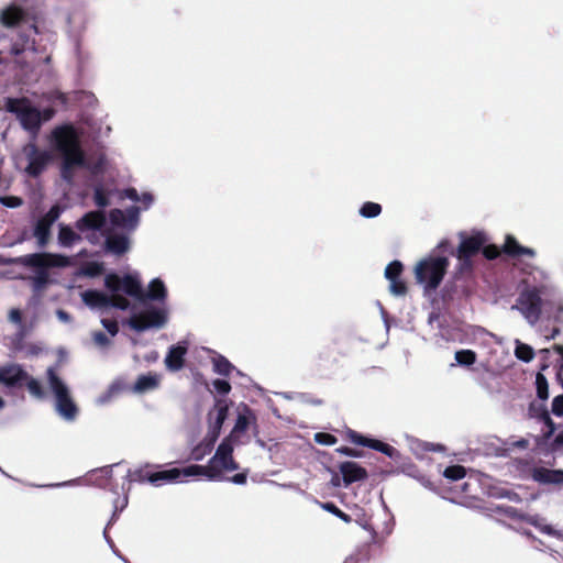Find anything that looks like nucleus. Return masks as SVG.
<instances>
[{
  "label": "nucleus",
  "instance_id": "1",
  "mask_svg": "<svg viewBox=\"0 0 563 563\" xmlns=\"http://www.w3.org/2000/svg\"><path fill=\"white\" fill-rule=\"evenodd\" d=\"M52 146L60 158V176L70 185L76 181L77 173L81 169L88 172L95 184V202L98 207L110 203L111 190L104 188L101 179L113 177L110 164L103 155L87 157L80 145L77 130L70 125L56 128L52 132Z\"/></svg>",
  "mask_w": 563,
  "mask_h": 563
},
{
  "label": "nucleus",
  "instance_id": "2",
  "mask_svg": "<svg viewBox=\"0 0 563 563\" xmlns=\"http://www.w3.org/2000/svg\"><path fill=\"white\" fill-rule=\"evenodd\" d=\"M104 284L110 292L109 295L97 290H86L81 294L82 301L88 307L100 310L111 307L126 310L130 307V300L123 295L137 300L148 299L158 303H164L167 298V288L161 278L152 279L146 291H144L137 273L124 276L110 274L106 276Z\"/></svg>",
  "mask_w": 563,
  "mask_h": 563
},
{
  "label": "nucleus",
  "instance_id": "3",
  "mask_svg": "<svg viewBox=\"0 0 563 563\" xmlns=\"http://www.w3.org/2000/svg\"><path fill=\"white\" fill-rule=\"evenodd\" d=\"M140 208L131 207L125 211L114 209L110 212L111 229L104 230L106 219L100 211H91L85 214L76 223L77 230L91 243L99 242L101 236L106 238L108 251L121 255L129 251L130 241L126 235L117 233V230L132 231L139 224Z\"/></svg>",
  "mask_w": 563,
  "mask_h": 563
},
{
  "label": "nucleus",
  "instance_id": "4",
  "mask_svg": "<svg viewBox=\"0 0 563 563\" xmlns=\"http://www.w3.org/2000/svg\"><path fill=\"white\" fill-rule=\"evenodd\" d=\"M233 450L234 443L232 438H225L218 446L208 465H199L202 471L197 474V477L206 476L210 481H222L224 473L238 470L239 465L232 455Z\"/></svg>",
  "mask_w": 563,
  "mask_h": 563
},
{
  "label": "nucleus",
  "instance_id": "5",
  "mask_svg": "<svg viewBox=\"0 0 563 563\" xmlns=\"http://www.w3.org/2000/svg\"><path fill=\"white\" fill-rule=\"evenodd\" d=\"M448 266L446 257L430 255L416 264L413 269L416 280L426 292L433 291L441 284Z\"/></svg>",
  "mask_w": 563,
  "mask_h": 563
},
{
  "label": "nucleus",
  "instance_id": "6",
  "mask_svg": "<svg viewBox=\"0 0 563 563\" xmlns=\"http://www.w3.org/2000/svg\"><path fill=\"white\" fill-rule=\"evenodd\" d=\"M22 262L30 267L35 268V274L32 277L33 287L35 291L43 290L49 283V275L47 268L49 267H65L70 264L67 256L51 253L30 254L22 258Z\"/></svg>",
  "mask_w": 563,
  "mask_h": 563
},
{
  "label": "nucleus",
  "instance_id": "7",
  "mask_svg": "<svg viewBox=\"0 0 563 563\" xmlns=\"http://www.w3.org/2000/svg\"><path fill=\"white\" fill-rule=\"evenodd\" d=\"M7 108L16 114L22 126L36 134L43 121H48L54 115L53 109H44L42 112L26 99H9Z\"/></svg>",
  "mask_w": 563,
  "mask_h": 563
},
{
  "label": "nucleus",
  "instance_id": "8",
  "mask_svg": "<svg viewBox=\"0 0 563 563\" xmlns=\"http://www.w3.org/2000/svg\"><path fill=\"white\" fill-rule=\"evenodd\" d=\"M47 382L49 390L54 395L55 407L58 415L67 421L75 420L78 408L70 396L67 384L56 375L53 368L47 369Z\"/></svg>",
  "mask_w": 563,
  "mask_h": 563
},
{
  "label": "nucleus",
  "instance_id": "9",
  "mask_svg": "<svg viewBox=\"0 0 563 563\" xmlns=\"http://www.w3.org/2000/svg\"><path fill=\"white\" fill-rule=\"evenodd\" d=\"M542 294L534 290L533 286L521 288L511 309L517 310L530 324L534 325L542 314Z\"/></svg>",
  "mask_w": 563,
  "mask_h": 563
},
{
  "label": "nucleus",
  "instance_id": "10",
  "mask_svg": "<svg viewBox=\"0 0 563 563\" xmlns=\"http://www.w3.org/2000/svg\"><path fill=\"white\" fill-rule=\"evenodd\" d=\"M168 320V310L162 306H148L144 310L134 313L128 324L135 331L141 332L148 329H161Z\"/></svg>",
  "mask_w": 563,
  "mask_h": 563
},
{
  "label": "nucleus",
  "instance_id": "11",
  "mask_svg": "<svg viewBox=\"0 0 563 563\" xmlns=\"http://www.w3.org/2000/svg\"><path fill=\"white\" fill-rule=\"evenodd\" d=\"M229 407L223 400H218L213 407V409L209 412V424H210V434L211 439L209 443L206 445V449L203 451L200 450V448H196L192 451V457L196 461H200L206 452H209L211 450V446L216 439L218 438L220 430L222 428V424L228 416Z\"/></svg>",
  "mask_w": 563,
  "mask_h": 563
},
{
  "label": "nucleus",
  "instance_id": "12",
  "mask_svg": "<svg viewBox=\"0 0 563 563\" xmlns=\"http://www.w3.org/2000/svg\"><path fill=\"white\" fill-rule=\"evenodd\" d=\"M21 382H26L27 388L34 397H44L40 383L34 378H30L19 365H10L0 369V383L13 386Z\"/></svg>",
  "mask_w": 563,
  "mask_h": 563
},
{
  "label": "nucleus",
  "instance_id": "13",
  "mask_svg": "<svg viewBox=\"0 0 563 563\" xmlns=\"http://www.w3.org/2000/svg\"><path fill=\"white\" fill-rule=\"evenodd\" d=\"M201 471L202 468L197 464L184 468L174 467L151 473L146 476V481L156 486L165 483H183L187 477H197V474Z\"/></svg>",
  "mask_w": 563,
  "mask_h": 563
},
{
  "label": "nucleus",
  "instance_id": "14",
  "mask_svg": "<svg viewBox=\"0 0 563 563\" xmlns=\"http://www.w3.org/2000/svg\"><path fill=\"white\" fill-rule=\"evenodd\" d=\"M520 269L526 275L521 282L522 288H528L531 285L536 291L543 294V286H553L549 273L543 268L523 263Z\"/></svg>",
  "mask_w": 563,
  "mask_h": 563
},
{
  "label": "nucleus",
  "instance_id": "15",
  "mask_svg": "<svg viewBox=\"0 0 563 563\" xmlns=\"http://www.w3.org/2000/svg\"><path fill=\"white\" fill-rule=\"evenodd\" d=\"M544 307L545 313L549 318L559 320L563 316V292L556 286H543Z\"/></svg>",
  "mask_w": 563,
  "mask_h": 563
},
{
  "label": "nucleus",
  "instance_id": "16",
  "mask_svg": "<svg viewBox=\"0 0 563 563\" xmlns=\"http://www.w3.org/2000/svg\"><path fill=\"white\" fill-rule=\"evenodd\" d=\"M24 154L29 158L26 172L30 175L36 176L45 168L52 159V154L47 151H38L33 143L27 144L23 148Z\"/></svg>",
  "mask_w": 563,
  "mask_h": 563
},
{
  "label": "nucleus",
  "instance_id": "17",
  "mask_svg": "<svg viewBox=\"0 0 563 563\" xmlns=\"http://www.w3.org/2000/svg\"><path fill=\"white\" fill-rule=\"evenodd\" d=\"M62 209L58 206H53L49 211L37 220L34 228V236L37 240L38 246L46 245L49 239L51 227L60 216Z\"/></svg>",
  "mask_w": 563,
  "mask_h": 563
},
{
  "label": "nucleus",
  "instance_id": "18",
  "mask_svg": "<svg viewBox=\"0 0 563 563\" xmlns=\"http://www.w3.org/2000/svg\"><path fill=\"white\" fill-rule=\"evenodd\" d=\"M349 439L358 445L367 446L373 450L379 451L390 459H398L399 452L391 445L384 443L379 440L366 438L355 431H349Z\"/></svg>",
  "mask_w": 563,
  "mask_h": 563
},
{
  "label": "nucleus",
  "instance_id": "19",
  "mask_svg": "<svg viewBox=\"0 0 563 563\" xmlns=\"http://www.w3.org/2000/svg\"><path fill=\"white\" fill-rule=\"evenodd\" d=\"M533 481L542 485H560L563 484V471L550 470L543 466H534L531 470Z\"/></svg>",
  "mask_w": 563,
  "mask_h": 563
},
{
  "label": "nucleus",
  "instance_id": "20",
  "mask_svg": "<svg viewBox=\"0 0 563 563\" xmlns=\"http://www.w3.org/2000/svg\"><path fill=\"white\" fill-rule=\"evenodd\" d=\"M486 243V236L482 232L463 236L457 252L470 257L476 255Z\"/></svg>",
  "mask_w": 563,
  "mask_h": 563
},
{
  "label": "nucleus",
  "instance_id": "21",
  "mask_svg": "<svg viewBox=\"0 0 563 563\" xmlns=\"http://www.w3.org/2000/svg\"><path fill=\"white\" fill-rule=\"evenodd\" d=\"M162 382V375L157 373H147L137 377L131 387L134 394H146L156 390Z\"/></svg>",
  "mask_w": 563,
  "mask_h": 563
},
{
  "label": "nucleus",
  "instance_id": "22",
  "mask_svg": "<svg viewBox=\"0 0 563 563\" xmlns=\"http://www.w3.org/2000/svg\"><path fill=\"white\" fill-rule=\"evenodd\" d=\"M254 420H255V417H254L253 412L247 407H243L239 411L234 428L228 438H232V442L235 443L238 437L241 433L245 432L247 430V428L250 427V424L252 422H254Z\"/></svg>",
  "mask_w": 563,
  "mask_h": 563
},
{
  "label": "nucleus",
  "instance_id": "23",
  "mask_svg": "<svg viewBox=\"0 0 563 563\" xmlns=\"http://www.w3.org/2000/svg\"><path fill=\"white\" fill-rule=\"evenodd\" d=\"M339 468L346 486L366 477V471L355 462H344Z\"/></svg>",
  "mask_w": 563,
  "mask_h": 563
},
{
  "label": "nucleus",
  "instance_id": "24",
  "mask_svg": "<svg viewBox=\"0 0 563 563\" xmlns=\"http://www.w3.org/2000/svg\"><path fill=\"white\" fill-rule=\"evenodd\" d=\"M186 353V346L180 344L172 346L165 357L166 367L173 372L179 371L184 365V356Z\"/></svg>",
  "mask_w": 563,
  "mask_h": 563
},
{
  "label": "nucleus",
  "instance_id": "25",
  "mask_svg": "<svg viewBox=\"0 0 563 563\" xmlns=\"http://www.w3.org/2000/svg\"><path fill=\"white\" fill-rule=\"evenodd\" d=\"M525 519L528 523L534 526L542 533L563 540V530L554 529L551 525L547 523L544 518L540 517L539 515L527 516Z\"/></svg>",
  "mask_w": 563,
  "mask_h": 563
},
{
  "label": "nucleus",
  "instance_id": "26",
  "mask_svg": "<svg viewBox=\"0 0 563 563\" xmlns=\"http://www.w3.org/2000/svg\"><path fill=\"white\" fill-rule=\"evenodd\" d=\"M120 199H130L134 202L141 203L144 209H147L154 201L153 195L150 192H142L141 195L134 188H129L123 191L115 192Z\"/></svg>",
  "mask_w": 563,
  "mask_h": 563
},
{
  "label": "nucleus",
  "instance_id": "27",
  "mask_svg": "<svg viewBox=\"0 0 563 563\" xmlns=\"http://www.w3.org/2000/svg\"><path fill=\"white\" fill-rule=\"evenodd\" d=\"M9 321L18 327L20 333H24L27 330V327L32 325L33 322L29 321L27 311L22 312L18 308H13L9 311Z\"/></svg>",
  "mask_w": 563,
  "mask_h": 563
},
{
  "label": "nucleus",
  "instance_id": "28",
  "mask_svg": "<svg viewBox=\"0 0 563 563\" xmlns=\"http://www.w3.org/2000/svg\"><path fill=\"white\" fill-rule=\"evenodd\" d=\"M23 18V12L16 7H9L0 14V23L4 26L11 27L16 25Z\"/></svg>",
  "mask_w": 563,
  "mask_h": 563
},
{
  "label": "nucleus",
  "instance_id": "29",
  "mask_svg": "<svg viewBox=\"0 0 563 563\" xmlns=\"http://www.w3.org/2000/svg\"><path fill=\"white\" fill-rule=\"evenodd\" d=\"M504 251L514 256L527 255L533 257L536 255V252L532 249L519 245L518 242L512 236L506 238Z\"/></svg>",
  "mask_w": 563,
  "mask_h": 563
},
{
  "label": "nucleus",
  "instance_id": "30",
  "mask_svg": "<svg viewBox=\"0 0 563 563\" xmlns=\"http://www.w3.org/2000/svg\"><path fill=\"white\" fill-rule=\"evenodd\" d=\"M81 239V235L75 232L68 225H60L58 232V243L64 247H70Z\"/></svg>",
  "mask_w": 563,
  "mask_h": 563
},
{
  "label": "nucleus",
  "instance_id": "31",
  "mask_svg": "<svg viewBox=\"0 0 563 563\" xmlns=\"http://www.w3.org/2000/svg\"><path fill=\"white\" fill-rule=\"evenodd\" d=\"M213 371L223 376H228L234 369L232 364L222 355H214L212 357Z\"/></svg>",
  "mask_w": 563,
  "mask_h": 563
},
{
  "label": "nucleus",
  "instance_id": "32",
  "mask_svg": "<svg viewBox=\"0 0 563 563\" xmlns=\"http://www.w3.org/2000/svg\"><path fill=\"white\" fill-rule=\"evenodd\" d=\"M515 343H516V349H515L516 357L518 360L527 362V363L530 362L534 356L533 349L530 345L520 342L519 340H516Z\"/></svg>",
  "mask_w": 563,
  "mask_h": 563
},
{
  "label": "nucleus",
  "instance_id": "33",
  "mask_svg": "<svg viewBox=\"0 0 563 563\" xmlns=\"http://www.w3.org/2000/svg\"><path fill=\"white\" fill-rule=\"evenodd\" d=\"M455 361L459 365L468 366L475 363L476 354L472 350H461L455 352Z\"/></svg>",
  "mask_w": 563,
  "mask_h": 563
},
{
  "label": "nucleus",
  "instance_id": "34",
  "mask_svg": "<svg viewBox=\"0 0 563 563\" xmlns=\"http://www.w3.org/2000/svg\"><path fill=\"white\" fill-rule=\"evenodd\" d=\"M121 390H122V386H121V384H120L119 382H115V383H113V384L109 387V389H108L104 394L100 395V396L97 398L96 402H97L98 405H101V406H102V405H106V404H108V402L112 399V397H113V396H115L117 394H119Z\"/></svg>",
  "mask_w": 563,
  "mask_h": 563
},
{
  "label": "nucleus",
  "instance_id": "35",
  "mask_svg": "<svg viewBox=\"0 0 563 563\" xmlns=\"http://www.w3.org/2000/svg\"><path fill=\"white\" fill-rule=\"evenodd\" d=\"M466 475V470L461 465H452L443 471V476L451 481L462 479Z\"/></svg>",
  "mask_w": 563,
  "mask_h": 563
},
{
  "label": "nucleus",
  "instance_id": "36",
  "mask_svg": "<svg viewBox=\"0 0 563 563\" xmlns=\"http://www.w3.org/2000/svg\"><path fill=\"white\" fill-rule=\"evenodd\" d=\"M382 212L380 205L376 202H365L360 209V213L364 218H375Z\"/></svg>",
  "mask_w": 563,
  "mask_h": 563
},
{
  "label": "nucleus",
  "instance_id": "37",
  "mask_svg": "<svg viewBox=\"0 0 563 563\" xmlns=\"http://www.w3.org/2000/svg\"><path fill=\"white\" fill-rule=\"evenodd\" d=\"M402 272V264L399 261H394L387 265L385 269V277L388 280L399 279V276Z\"/></svg>",
  "mask_w": 563,
  "mask_h": 563
},
{
  "label": "nucleus",
  "instance_id": "38",
  "mask_svg": "<svg viewBox=\"0 0 563 563\" xmlns=\"http://www.w3.org/2000/svg\"><path fill=\"white\" fill-rule=\"evenodd\" d=\"M456 256H457V261H459L457 272L460 274H465V273L471 272V269L473 267V261H472L473 257L461 254L459 252H457Z\"/></svg>",
  "mask_w": 563,
  "mask_h": 563
},
{
  "label": "nucleus",
  "instance_id": "39",
  "mask_svg": "<svg viewBox=\"0 0 563 563\" xmlns=\"http://www.w3.org/2000/svg\"><path fill=\"white\" fill-rule=\"evenodd\" d=\"M103 272V265L98 262L88 263L82 267V274L93 277L98 276Z\"/></svg>",
  "mask_w": 563,
  "mask_h": 563
},
{
  "label": "nucleus",
  "instance_id": "40",
  "mask_svg": "<svg viewBox=\"0 0 563 563\" xmlns=\"http://www.w3.org/2000/svg\"><path fill=\"white\" fill-rule=\"evenodd\" d=\"M321 507L333 514L334 516L339 517L340 519H342L343 521L345 522H350L351 521V517L349 515H346L345 512H343L342 510H340L334 504L332 503H324V504H321Z\"/></svg>",
  "mask_w": 563,
  "mask_h": 563
},
{
  "label": "nucleus",
  "instance_id": "41",
  "mask_svg": "<svg viewBox=\"0 0 563 563\" xmlns=\"http://www.w3.org/2000/svg\"><path fill=\"white\" fill-rule=\"evenodd\" d=\"M389 290L395 296H404L407 291V287L401 279H393L389 280Z\"/></svg>",
  "mask_w": 563,
  "mask_h": 563
},
{
  "label": "nucleus",
  "instance_id": "42",
  "mask_svg": "<svg viewBox=\"0 0 563 563\" xmlns=\"http://www.w3.org/2000/svg\"><path fill=\"white\" fill-rule=\"evenodd\" d=\"M314 441L321 445H333L336 443V438L330 433L318 432L314 434Z\"/></svg>",
  "mask_w": 563,
  "mask_h": 563
},
{
  "label": "nucleus",
  "instance_id": "43",
  "mask_svg": "<svg viewBox=\"0 0 563 563\" xmlns=\"http://www.w3.org/2000/svg\"><path fill=\"white\" fill-rule=\"evenodd\" d=\"M537 388H538V395L541 399L548 398V384L543 375L538 374L537 375Z\"/></svg>",
  "mask_w": 563,
  "mask_h": 563
},
{
  "label": "nucleus",
  "instance_id": "44",
  "mask_svg": "<svg viewBox=\"0 0 563 563\" xmlns=\"http://www.w3.org/2000/svg\"><path fill=\"white\" fill-rule=\"evenodd\" d=\"M213 387L214 389L219 393V394H222V395H227L230 393L231 390V386L230 384L227 382V380H223V379H216L213 382Z\"/></svg>",
  "mask_w": 563,
  "mask_h": 563
},
{
  "label": "nucleus",
  "instance_id": "45",
  "mask_svg": "<svg viewBox=\"0 0 563 563\" xmlns=\"http://www.w3.org/2000/svg\"><path fill=\"white\" fill-rule=\"evenodd\" d=\"M0 203L9 207V208H16L22 205V200L18 197H0Z\"/></svg>",
  "mask_w": 563,
  "mask_h": 563
},
{
  "label": "nucleus",
  "instance_id": "46",
  "mask_svg": "<svg viewBox=\"0 0 563 563\" xmlns=\"http://www.w3.org/2000/svg\"><path fill=\"white\" fill-rule=\"evenodd\" d=\"M102 325L107 329V331L114 336L118 333V323L117 321L108 320L103 318L101 320Z\"/></svg>",
  "mask_w": 563,
  "mask_h": 563
},
{
  "label": "nucleus",
  "instance_id": "47",
  "mask_svg": "<svg viewBox=\"0 0 563 563\" xmlns=\"http://www.w3.org/2000/svg\"><path fill=\"white\" fill-rule=\"evenodd\" d=\"M93 341L100 347H104L110 343L109 339L102 332H95Z\"/></svg>",
  "mask_w": 563,
  "mask_h": 563
},
{
  "label": "nucleus",
  "instance_id": "48",
  "mask_svg": "<svg viewBox=\"0 0 563 563\" xmlns=\"http://www.w3.org/2000/svg\"><path fill=\"white\" fill-rule=\"evenodd\" d=\"M482 249H483V253H484L485 257L488 260H493V258L497 257L499 254V250L496 246H485L484 245V247H482Z\"/></svg>",
  "mask_w": 563,
  "mask_h": 563
},
{
  "label": "nucleus",
  "instance_id": "49",
  "mask_svg": "<svg viewBox=\"0 0 563 563\" xmlns=\"http://www.w3.org/2000/svg\"><path fill=\"white\" fill-rule=\"evenodd\" d=\"M126 505H128V497L126 496H123L121 499L118 498L114 501V512H113L112 518H114L117 516L118 511H122L126 507Z\"/></svg>",
  "mask_w": 563,
  "mask_h": 563
},
{
  "label": "nucleus",
  "instance_id": "50",
  "mask_svg": "<svg viewBox=\"0 0 563 563\" xmlns=\"http://www.w3.org/2000/svg\"><path fill=\"white\" fill-rule=\"evenodd\" d=\"M336 451L341 454H344V455H347V456H352V457H360L361 454L358 452H356L355 450L351 449V448H346V446H343V448H339L336 449Z\"/></svg>",
  "mask_w": 563,
  "mask_h": 563
},
{
  "label": "nucleus",
  "instance_id": "51",
  "mask_svg": "<svg viewBox=\"0 0 563 563\" xmlns=\"http://www.w3.org/2000/svg\"><path fill=\"white\" fill-rule=\"evenodd\" d=\"M111 473H112V467H103V468L97 471L96 473H93L91 476L98 475L102 479L103 478L108 479V478H110Z\"/></svg>",
  "mask_w": 563,
  "mask_h": 563
},
{
  "label": "nucleus",
  "instance_id": "52",
  "mask_svg": "<svg viewBox=\"0 0 563 563\" xmlns=\"http://www.w3.org/2000/svg\"><path fill=\"white\" fill-rule=\"evenodd\" d=\"M56 316H57V318H58V320H59L60 322H64V323H69V322H71V317H70V314H69V313H67L66 311L62 310V309H59V310H57V311H56Z\"/></svg>",
  "mask_w": 563,
  "mask_h": 563
},
{
  "label": "nucleus",
  "instance_id": "53",
  "mask_svg": "<svg viewBox=\"0 0 563 563\" xmlns=\"http://www.w3.org/2000/svg\"><path fill=\"white\" fill-rule=\"evenodd\" d=\"M230 481L233 482L234 484L242 485L246 482V473L235 474L233 477H231Z\"/></svg>",
  "mask_w": 563,
  "mask_h": 563
},
{
  "label": "nucleus",
  "instance_id": "54",
  "mask_svg": "<svg viewBox=\"0 0 563 563\" xmlns=\"http://www.w3.org/2000/svg\"><path fill=\"white\" fill-rule=\"evenodd\" d=\"M125 478H128L129 481H139V479H142L141 478V475H136V474H132L130 471L126 472V474L124 475Z\"/></svg>",
  "mask_w": 563,
  "mask_h": 563
},
{
  "label": "nucleus",
  "instance_id": "55",
  "mask_svg": "<svg viewBox=\"0 0 563 563\" xmlns=\"http://www.w3.org/2000/svg\"><path fill=\"white\" fill-rule=\"evenodd\" d=\"M528 444H529V441L527 439H522V440L514 443V445H517L519 448H527Z\"/></svg>",
  "mask_w": 563,
  "mask_h": 563
},
{
  "label": "nucleus",
  "instance_id": "56",
  "mask_svg": "<svg viewBox=\"0 0 563 563\" xmlns=\"http://www.w3.org/2000/svg\"><path fill=\"white\" fill-rule=\"evenodd\" d=\"M331 483L334 485V486H339L340 485V477L339 475H334L331 479Z\"/></svg>",
  "mask_w": 563,
  "mask_h": 563
},
{
  "label": "nucleus",
  "instance_id": "57",
  "mask_svg": "<svg viewBox=\"0 0 563 563\" xmlns=\"http://www.w3.org/2000/svg\"><path fill=\"white\" fill-rule=\"evenodd\" d=\"M74 483H75V481H69V482H65V483H60V484H55L54 486L55 487L68 486V485H73Z\"/></svg>",
  "mask_w": 563,
  "mask_h": 563
},
{
  "label": "nucleus",
  "instance_id": "58",
  "mask_svg": "<svg viewBox=\"0 0 563 563\" xmlns=\"http://www.w3.org/2000/svg\"><path fill=\"white\" fill-rule=\"evenodd\" d=\"M490 495L495 497H506L508 496V493H490Z\"/></svg>",
  "mask_w": 563,
  "mask_h": 563
},
{
  "label": "nucleus",
  "instance_id": "59",
  "mask_svg": "<svg viewBox=\"0 0 563 563\" xmlns=\"http://www.w3.org/2000/svg\"><path fill=\"white\" fill-rule=\"evenodd\" d=\"M157 357H158L157 353H153V355H151V360H152V361L157 360Z\"/></svg>",
  "mask_w": 563,
  "mask_h": 563
},
{
  "label": "nucleus",
  "instance_id": "60",
  "mask_svg": "<svg viewBox=\"0 0 563 563\" xmlns=\"http://www.w3.org/2000/svg\"><path fill=\"white\" fill-rule=\"evenodd\" d=\"M3 406H4V401H3V399L0 397V409H2V408H3Z\"/></svg>",
  "mask_w": 563,
  "mask_h": 563
},
{
  "label": "nucleus",
  "instance_id": "61",
  "mask_svg": "<svg viewBox=\"0 0 563 563\" xmlns=\"http://www.w3.org/2000/svg\"><path fill=\"white\" fill-rule=\"evenodd\" d=\"M558 332H559V330H556V329H555V330L553 331L552 338H554V335H555Z\"/></svg>",
  "mask_w": 563,
  "mask_h": 563
}]
</instances>
